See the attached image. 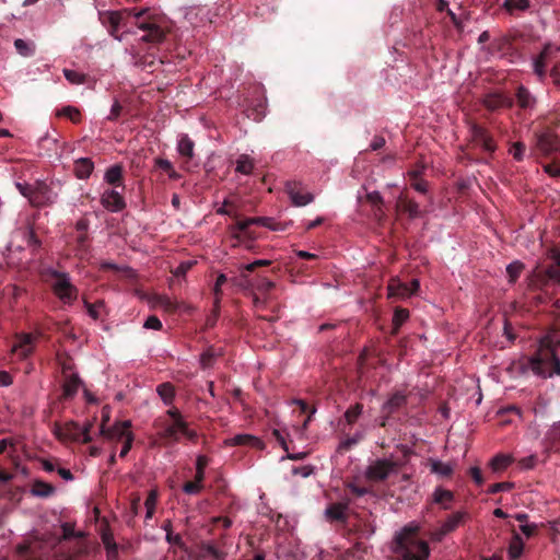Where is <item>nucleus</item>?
Instances as JSON below:
<instances>
[{
	"instance_id": "nucleus-38",
	"label": "nucleus",
	"mask_w": 560,
	"mask_h": 560,
	"mask_svg": "<svg viewBox=\"0 0 560 560\" xmlns=\"http://www.w3.org/2000/svg\"><path fill=\"white\" fill-rule=\"evenodd\" d=\"M177 149L180 155L191 159L194 155V141L187 135H184L178 141Z\"/></svg>"
},
{
	"instance_id": "nucleus-15",
	"label": "nucleus",
	"mask_w": 560,
	"mask_h": 560,
	"mask_svg": "<svg viewBox=\"0 0 560 560\" xmlns=\"http://www.w3.org/2000/svg\"><path fill=\"white\" fill-rule=\"evenodd\" d=\"M407 402L408 396L401 390H396L383 404L381 411L394 416L400 409L405 408Z\"/></svg>"
},
{
	"instance_id": "nucleus-21",
	"label": "nucleus",
	"mask_w": 560,
	"mask_h": 560,
	"mask_svg": "<svg viewBox=\"0 0 560 560\" xmlns=\"http://www.w3.org/2000/svg\"><path fill=\"white\" fill-rule=\"evenodd\" d=\"M388 296L389 298H409L412 295V291L410 290L408 283L401 282L399 279L393 278L388 282L387 285Z\"/></svg>"
},
{
	"instance_id": "nucleus-10",
	"label": "nucleus",
	"mask_w": 560,
	"mask_h": 560,
	"mask_svg": "<svg viewBox=\"0 0 560 560\" xmlns=\"http://www.w3.org/2000/svg\"><path fill=\"white\" fill-rule=\"evenodd\" d=\"M469 131L472 141L476 144L480 145L483 149V151L491 154L497 150V144L492 136L483 126L477 122H472L470 124Z\"/></svg>"
},
{
	"instance_id": "nucleus-13",
	"label": "nucleus",
	"mask_w": 560,
	"mask_h": 560,
	"mask_svg": "<svg viewBox=\"0 0 560 560\" xmlns=\"http://www.w3.org/2000/svg\"><path fill=\"white\" fill-rule=\"evenodd\" d=\"M285 191L288 192L292 203L296 207H302L311 203L314 196L304 190L301 183L288 182L285 184Z\"/></svg>"
},
{
	"instance_id": "nucleus-9",
	"label": "nucleus",
	"mask_w": 560,
	"mask_h": 560,
	"mask_svg": "<svg viewBox=\"0 0 560 560\" xmlns=\"http://www.w3.org/2000/svg\"><path fill=\"white\" fill-rule=\"evenodd\" d=\"M536 147L545 156L560 153V139L551 130H546L536 135Z\"/></svg>"
},
{
	"instance_id": "nucleus-4",
	"label": "nucleus",
	"mask_w": 560,
	"mask_h": 560,
	"mask_svg": "<svg viewBox=\"0 0 560 560\" xmlns=\"http://www.w3.org/2000/svg\"><path fill=\"white\" fill-rule=\"evenodd\" d=\"M47 275L51 279L54 294L63 303L72 304L78 299V289L71 283L69 273L56 269H49Z\"/></svg>"
},
{
	"instance_id": "nucleus-27",
	"label": "nucleus",
	"mask_w": 560,
	"mask_h": 560,
	"mask_svg": "<svg viewBox=\"0 0 560 560\" xmlns=\"http://www.w3.org/2000/svg\"><path fill=\"white\" fill-rule=\"evenodd\" d=\"M467 516L466 512H455L452 515H450L442 526L444 527V533H452L454 532L459 525H462L465 522V518Z\"/></svg>"
},
{
	"instance_id": "nucleus-28",
	"label": "nucleus",
	"mask_w": 560,
	"mask_h": 560,
	"mask_svg": "<svg viewBox=\"0 0 560 560\" xmlns=\"http://www.w3.org/2000/svg\"><path fill=\"white\" fill-rule=\"evenodd\" d=\"M428 466L430 467V471L432 474H436L442 477H451L453 475V467L450 464H445L441 460L429 459Z\"/></svg>"
},
{
	"instance_id": "nucleus-33",
	"label": "nucleus",
	"mask_w": 560,
	"mask_h": 560,
	"mask_svg": "<svg viewBox=\"0 0 560 560\" xmlns=\"http://www.w3.org/2000/svg\"><path fill=\"white\" fill-rule=\"evenodd\" d=\"M178 423H185V421H177L173 422L172 424L167 425L163 432H161V438L167 442H178L179 435L182 434V429H179L177 425Z\"/></svg>"
},
{
	"instance_id": "nucleus-31",
	"label": "nucleus",
	"mask_w": 560,
	"mask_h": 560,
	"mask_svg": "<svg viewBox=\"0 0 560 560\" xmlns=\"http://www.w3.org/2000/svg\"><path fill=\"white\" fill-rule=\"evenodd\" d=\"M105 180L115 187L121 186L122 167L118 164L110 166L105 173Z\"/></svg>"
},
{
	"instance_id": "nucleus-26",
	"label": "nucleus",
	"mask_w": 560,
	"mask_h": 560,
	"mask_svg": "<svg viewBox=\"0 0 560 560\" xmlns=\"http://www.w3.org/2000/svg\"><path fill=\"white\" fill-rule=\"evenodd\" d=\"M517 104L522 109H533L536 104V98L523 85H520L516 91Z\"/></svg>"
},
{
	"instance_id": "nucleus-48",
	"label": "nucleus",
	"mask_w": 560,
	"mask_h": 560,
	"mask_svg": "<svg viewBox=\"0 0 560 560\" xmlns=\"http://www.w3.org/2000/svg\"><path fill=\"white\" fill-rule=\"evenodd\" d=\"M84 305L86 307L88 314L93 319H98L101 317V311L105 307V302L103 300H98L95 303L84 301Z\"/></svg>"
},
{
	"instance_id": "nucleus-58",
	"label": "nucleus",
	"mask_w": 560,
	"mask_h": 560,
	"mask_svg": "<svg viewBox=\"0 0 560 560\" xmlns=\"http://www.w3.org/2000/svg\"><path fill=\"white\" fill-rule=\"evenodd\" d=\"M513 486L514 485L512 482H497L489 487L488 492L494 494L498 492L510 491Z\"/></svg>"
},
{
	"instance_id": "nucleus-54",
	"label": "nucleus",
	"mask_w": 560,
	"mask_h": 560,
	"mask_svg": "<svg viewBox=\"0 0 560 560\" xmlns=\"http://www.w3.org/2000/svg\"><path fill=\"white\" fill-rule=\"evenodd\" d=\"M203 489V482L197 481V479L194 478L191 481H187L183 486V491L187 494H198Z\"/></svg>"
},
{
	"instance_id": "nucleus-60",
	"label": "nucleus",
	"mask_w": 560,
	"mask_h": 560,
	"mask_svg": "<svg viewBox=\"0 0 560 560\" xmlns=\"http://www.w3.org/2000/svg\"><path fill=\"white\" fill-rule=\"evenodd\" d=\"M143 327L147 329L161 330L163 325L155 315H151L145 319Z\"/></svg>"
},
{
	"instance_id": "nucleus-30",
	"label": "nucleus",
	"mask_w": 560,
	"mask_h": 560,
	"mask_svg": "<svg viewBox=\"0 0 560 560\" xmlns=\"http://www.w3.org/2000/svg\"><path fill=\"white\" fill-rule=\"evenodd\" d=\"M236 168L235 171L237 173H241L243 175H249L252 174L253 170H254V160L247 155V154H241L237 159H236Z\"/></svg>"
},
{
	"instance_id": "nucleus-37",
	"label": "nucleus",
	"mask_w": 560,
	"mask_h": 560,
	"mask_svg": "<svg viewBox=\"0 0 560 560\" xmlns=\"http://www.w3.org/2000/svg\"><path fill=\"white\" fill-rule=\"evenodd\" d=\"M524 542L517 533H514L509 547V556L511 559H518L523 552Z\"/></svg>"
},
{
	"instance_id": "nucleus-36",
	"label": "nucleus",
	"mask_w": 560,
	"mask_h": 560,
	"mask_svg": "<svg viewBox=\"0 0 560 560\" xmlns=\"http://www.w3.org/2000/svg\"><path fill=\"white\" fill-rule=\"evenodd\" d=\"M156 393L163 400L165 405H171L173 402V399L175 397V388L174 386L166 382L162 383L156 387Z\"/></svg>"
},
{
	"instance_id": "nucleus-50",
	"label": "nucleus",
	"mask_w": 560,
	"mask_h": 560,
	"mask_svg": "<svg viewBox=\"0 0 560 560\" xmlns=\"http://www.w3.org/2000/svg\"><path fill=\"white\" fill-rule=\"evenodd\" d=\"M209 463V459L207 456L205 455H199L196 459V474H195V479H197V481H205V470H206V467Z\"/></svg>"
},
{
	"instance_id": "nucleus-16",
	"label": "nucleus",
	"mask_w": 560,
	"mask_h": 560,
	"mask_svg": "<svg viewBox=\"0 0 560 560\" xmlns=\"http://www.w3.org/2000/svg\"><path fill=\"white\" fill-rule=\"evenodd\" d=\"M102 205L112 212L121 211L125 207V200L121 194L115 189H107L101 198Z\"/></svg>"
},
{
	"instance_id": "nucleus-39",
	"label": "nucleus",
	"mask_w": 560,
	"mask_h": 560,
	"mask_svg": "<svg viewBox=\"0 0 560 560\" xmlns=\"http://www.w3.org/2000/svg\"><path fill=\"white\" fill-rule=\"evenodd\" d=\"M529 0H505L503 2V8L510 14H513L515 11H526L527 9H529Z\"/></svg>"
},
{
	"instance_id": "nucleus-2",
	"label": "nucleus",
	"mask_w": 560,
	"mask_h": 560,
	"mask_svg": "<svg viewBox=\"0 0 560 560\" xmlns=\"http://www.w3.org/2000/svg\"><path fill=\"white\" fill-rule=\"evenodd\" d=\"M560 347V319L557 327L550 330L540 341L538 351L529 359L532 371L544 378L560 376V360L556 348Z\"/></svg>"
},
{
	"instance_id": "nucleus-55",
	"label": "nucleus",
	"mask_w": 560,
	"mask_h": 560,
	"mask_svg": "<svg viewBox=\"0 0 560 560\" xmlns=\"http://www.w3.org/2000/svg\"><path fill=\"white\" fill-rule=\"evenodd\" d=\"M546 439L551 445L560 442V421L555 422L546 433Z\"/></svg>"
},
{
	"instance_id": "nucleus-43",
	"label": "nucleus",
	"mask_w": 560,
	"mask_h": 560,
	"mask_svg": "<svg viewBox=\"0 0 560 560\" xmlns=\"http://www.w3.org/2000/svg\"><path fill=\"white\" fill-rule=\"evenodd\" d=\"M524 267H525L524 264L518 260L511 262L506 267L509 282L515 283L517 281V279L520 278L522 271L524 270Z\"/></svg>"
},
{
	"instance_id": "nucleus-44",
	"label": "nucleus",
	"mask_w": 560,
	"mask_h": 560,
	"mask_svg": "<svg viewBox=\"0 0 560 560\" xmlns=\"http://www.w3.org/2000/svg\"><path fill=\"white\" fill-rule=\"evenodd\" d=\"M23 237L25 240V243L28 247H32L33 249H37L42 246V242L36 235L33 228L27 226L23 231Z\"/></svg>"
},
{
	"instance_id": "nucleus-18",
	"label": "nucleus",
	"mask_w": 560,
	"mask_h": 560,
	"mask_svg": "<svg viewBox=\"0 0 560 560\" xmlns=\"http://www.w3.org/2000/svg\"><path fill=\"white\" fill-rule=\"evenodd\" d=\"M485 107L489 110H498L500 108L512 107L513 100L502 93H490L483 97Z\"/></svg>"
},
{
	"instance_id": "nucleus-12",
	"label": "nucleus",
	"mask_w": 560,
	"mask_h": 560,
	"mask_svg": "<svg viewBox=\"0 0 560 560\" xmlns=\"http://www.w3.org/2000/svg\"><path fill=\"white\" fill-rule=\"evenodd\" d=\"M395 467L396 464L392 460L377 459L368 467L365 475L372 481H383L394 471Z\"/></svg>"
},
{
	"instance_id": "nucleus-14",
	"label": "nucleus",
	"mask_w": 560,
	"mask_h": 560,
	"mask_svg": "<svg viewBox=\"0 0 560 560\" xmlns=\"http://www.w3.org/2000/svg\"><path fill=\"white\" fill-rule=\"evenodd\" d=\"M131 422L129 420H125L121 422L115 423L113 427L107 428L105 423L101 424V434L105 439L121 441L126 440L128 434H132L130 431Z\"/></svg>"
},
{
	"instance_id": "nucleus-35",
	"label": "nucleus",
	"mask_w": 560,
	"mask_h": 560,
	"mask_svg": "<svg viewBox=\"0 0 560 560\" xmlns=\"http://www.w3.org/2000/svg\"><path fill=\"white\" fill-rule=\"evenodd\" d=\"M55 492V487L48 482L36 480L32 486V493L36 497L47 498Z\"/></svg>"
},
{
	"instance_id": "nucleus-59",
	"label": "nucleus",
	"mask_w": 560,
	"mask_h": 560,
	"mask_svg": "<svg viewBox=\"0 0 560 560\" xmlns=\"http://www.w3.org/2000/svg\"><path fill=\"white\" fill-rule=\"evenodd\" d=\"M360 440H361V436L359 434H357L354 436L347 438L339 444V451H341V452L349 451L353 445L359 443Z\"/></svg>"
},
{
	"instance_id": "nucleus-63",
	"label": "nucleus",
	"mask_w": 560,
	"mask_h": 560,
	"mask_svg": "<svg viewBox=\"0 0 560 560\" xmlns=\"http://www.w3.org/2000/svg\"><path fill=\"white\" fill-rule=\"evenodd\" d=\"M78 252L86 253L88 250V233H79L75 237Z\"/></svg>"
},
{
	"instance_id": "nucleus-6",
	"label": "nucleus",
	"mask_w": 560,
	"mask_h": 560,
	"mask_svg": "<svg viewBox=\"0 0 560 560\" xmlns=\"http://www.w3.org/2000/svg\"><path fill=\"white\" fill-rule=\"evenodd\" d=\"M552 264L544 273L535 275L529 279L528 287L535 289L544 285L548 280L556 281L560 284V250L552 252Z\"/></svg>"
},
{
	"instance_id": "nucleus-49",
	"label": "nucleus",
	"mask_w": 560,
	"mask_h": 560,
	"mask_svg": "<svg viewBox=\"0 0 560 560\" xmlns=\"http://www.w3.org/2000/svg\"><path fill=\"white\" fill-rule=\"evenodd\" d=\"M63 74L71 84H84L88 79L86 74L71 69H63Z\"/></svg>"
},
{
	"instance_id": "nucleus-22",
	"label": "nucleus",
	"mask_w": 560,
	"mask_h": 560,
	"mask_svg": "<svg viewBox=\"0 0 560 560\" xmlns=\"http://www.w3.org/2000/svg\"><path fill=\"white\" fill-rule=\"evenodd\" d=\"M432 500L442 509L448 510L451 508V503L454 501V493L450 490L438 487L432 494Z\"/></svg>"
},
{
	"instance_id": "nucleus-20",
	"label": "nucleus",
	"mask_w": 560,
	"mask_h": 560,
	"mask_svg": "<svg viewBox=\"0 0 560 560\" xmlns=\"http://www.w3.org/2000/svg\"><path fill=\"white\" fill-rule=\"evenodd\" d=\"M228 443L230 445H245L252 448L262 450L265 447L264 442L252 434H237L231 438Z\"/></svg>"
},
{
	"instance_id": "nucleus-47",
	"label": "nucleus",
	"mask_w": 560,
	"mask_h": 560,
	"mask_svg": "<svg viewBox=\"0 0 560 560\" xmlns=\"http://www.w3.org/2000/svg\"><path fill=\"white\" fill-rule=\"evenodd\" d=\"M249 222H252V225H254V224L261 225V226L268 228L269 230H272V231L280 230V224L275 222L273 219L268 218V217L249 218Z\"/></svg>"
},
{
	"instance_id": "nucleus-42",
	"label": "nucleus",
	"mask_w": 560,
	"mask_h": 560,
	"mask_svg": "<svg viewBox=\"0 0 560 560\" xmlns=\"http://www.w3.org/2000/svg\"><path fill=\"white\" fill-rule=\"evenodd\" d=\"M155 167L166 172L168 177L173 180H177L180 177L179 173H177L174 170L173 164L168 160L161 159V158L156 159Z\"/></svg>"
},
{
	"instance_id": "nucleus-51",
	"label": "nucleus",
	"mask_w": 560,
	"mask_h": 560,
	"mask_svg": "<svg viewBox=\"0 0 560 560\" xmlns=\"http://www.w3.org/2000/svg\"><path fill=\"white\" fill-rule=\"evenodd\" d=\"M420 173L418 171L409 172V176L411 179V187L421 194L427 192L428 183L423 179L419 178Z\"/></svg>"
},
{
	"instance_id": "nucleus-3",
	"label": "nucleus",
	"mask_w": 560,
	"mask_h": 560,
	"mask_svg": "<svg viewBox=\"0 0 560 560\" xmlns=\"http://www.w3.org/2000/svg\"><path fill=\"white\" fill-rule=\"evenodd\" d=\"M131 19L132 26L143 32L140 37L143 43L159 45L165 40L171 31L166 16L155 13L149 8L141 10L133 8Z\"/></svg>"
},
{
	"instance_id": "nucleus-45",
	"label": "nucleus",
	"mask_w": 560,
	"mask_h": 560,
	"mask_svg": "<svg viewBox=\"0 0 560 560\" xmlns=\"http://www.w3.org/2000/svg\"><path fill=\"white\" fill-rule=\"evenodd\" d=\"M57 115L67 117L74 124H78L81 120V112L79 110V108L70 105L62 107L59 112H57Z\"/></svg>"
},
{
	"instance_id": "nucleus-41",
	"label": "nucleus",
	"mask_w": 560,
	"mask_h": 560,
	"mask_svg": "<svg viewBox=\"0 0 560 560\" xmlns=\"http://www.w3.org/2000/svg\"><path fill=\"white\" fill-rule=\"evenodd\" d=\"M363 411V405L360 402H357L354 405H351L345 412V419L349 425H352L355 423V421L359 419V417L362 415Z\"/></svg>"
},
{
	"instance_id": "nucleus-40",
	"label": "nucleus",
	"mask_w": 560,
	"mask_h": 560,
	"mask_svg": "<svg viewBox=\"0 0 560 560\" xmlns=\"http://www.w3.org/2000/svg\"><path fill=\"white\" fill-rule=\"evenodd\" d=\"M409 318V311L397 307L393 315V331L396 334L402 324Z\"/></svg>"
},
{
	"instance_id": "nucleus-52",
	"label": "nucleus",
	"mask_w": 560,
	"mask_h": 560,
	"mask_svg": "<svg viewBox=\"0 0 560 560\" xmlns=\"http://www.w3.org/2000/svg\"><path fill=\"white\" fill-rule=\"evenodd\" d=\"M156 500H158V497H156L155 492L151 491L144 502V505L147 509L145 520H150L153 517V514L155 512Z\"/></svg>"
},
{
	"instance_id": "nucleus-25",
	"label": "nucleus",
	"mask_w": 560,
	"mask_h": 560,
	"mask_svg": "<svg viewBox=\"0 0 560 560\" xmlns=\"http://www.w3.org/2000/svg\"><path fill=\"white\" fill-rule=\"evenodd\" d=\"M94 170V163L89 158H81L74 163V174L80 179L88 178Z\"/></svg>"
},
{
	"instance_id": "nucleus-56",
	"label": "nucleus",
	"mask_w": 560,
	"mask_h": 560,
	"mask_svg": "<svg viewBox=\"0 0 560 560\" xmlns=\"http://www.w3.org/2000/svg\"><path fill=\"white\" fill-rule=\"evenodd\" d=\"M61 528H62V537H61L62 540H70L71 538L82 536L81 533H75L74 525L71 523H63L61 525Z\"/></svg>"
},
{
	"instance_id": "nucleus-7",
	"label": "nucleus",
	"mask_w": 560,
	"mask_h": 560,
	"mask_svg": "<svg viewBox=\"0 0 560 560\" xmlns=\"http://www.w3.org/2000/svg\"><path fill=\"white\" fill-rule=\"evenodd\" d=\"M560 51V46L546 44L538 56L533 59L534 73L538 77L539 81H545L547 78V67L552 61L557 52Z\"/></svg>"
},
{
	"instance_id": "nucleus-5",
	"label": "nucleus",
	"mask_w": 560,
	"mask_h": 560,
	"mask_svg": "<svg viewBox=\"0 0 560 560\" xmlns=\"http://www.w3.org/2000/svg\"><path fill=\"white\" fill-rule=\"evenodd\" d=\"M131 13H133V8L122 11L106 12L102 14V23L113 37L120 40L121 37L118 35L119 30L125 28L127 32H130V27L132 26Z\"/></svg>"
},
{
	"instance_id": "nucleus-8",
	"label": "nucleus",
	"mask_w": 560,
	"mask_h": 560,
	"mask_svg": "<svg viewBox=\"0 0 560 560\" xmlns=\"http://www.w3.org/2000/svg\"><path fill=\"white\" fill-rule=\"evenodd\" d=\"M35 341L36 337L32 334H18L15 335V342L12 345L11 353L16 355L20 360H25L33 354Z\"/></svg>"
},
{
	"instance_id": "nucleus-1",
	"label": "nucleus",
	"mask_w": 560,
	"mask_h": 560,
	"mask_svg": "<svg viewBox=\"0 0 560 560\" xmlns=\"http://www.w3.org/2000/svg\"><path fill=\"white\" fill-rule=\"evenodd\" d=\"M420 526L410 522L396 532L390 541V551L397 560H428L430 547L419 538Z\"/></svg>"
},
{
	"instance_id": "nucleus-61",
	"label": "nucleus",
	"mask_w": 560,
	"mask_h": 560,
	"mask_svg": "<svg viewBox=\"0 0 560 560\" xmlns=\"http://www.w3.org/2000/svg\"><path fill=\"white\" fill-rule=\"evenodd\" d=\"M214 352L212 348H209L206 352H203L200 357V363L203 369L210 368L213 363Z\"/></svg>"
},
{
	"instance_id": "nucleus-29",
	"label": "nucleus",
	"mask_w": 560,
	"mask_h": 560,
	"mask_svg": "<svg viewBox=\"0 0 560 560\" xmlns=\"http://www.w3.org/2000/svg\"><path fill=\"white\" fill-rule=\"evenodd\" d=\"M14 47L19 55L23 57H32L35 55L36 45L32 40H24L22 38H18L14 40Z\"/></svg>"
},
{
	"instance_id": "nucleus-17",
	"label": "nucleus",
	"mask_w": 560,
	"mask_h": 560,
	"mask_svg": "<svg viewBox=\"0 0 560 560\" xmlns=\"http://www.w3.org/2000/svg\"><path fill=\"white\" fill-rule=\"evenodd\" d=\"M61 434L67 439L84 444L92 441L91 434H89L86 430H82L81 427L73 421L66 423L65 428L61 430Z\"/></svg>"
},
{
	"instance_id": "nucleus-57",
	"label": "nucleus",
	"mask_w": 560,
	"mask_h": 560,
	"mask_svg": "<svg viewBox=\"0 0 560 560\" xmlns=\"http://www.w3.org/2000/svg\"><path fill=\"white\" fill-rule=\"evenodd\" d=\"M250 284L261 293H267L275 288V283L266 278H259L256 283Z\"/></svg>"
},
{
	"instance_id": "nucleus-24",
	"label": "nucleus",
	"mask_w": 560,
	"mask_h": 560,
	"mask_svg": "<svg viewBox=\"0 0 560 560\" xmlns=\"http://www.w3.org/2000/svg\"><path fill=\"white\" fill-rule=\"evenodd\" d=\"M81 380L77 374L68 376L62 385V399H71L78 392Z\"/></svg>"
},
{
	"instance_id": "nucleus-32",
	"label": "nucleus",
	"mask_w": 560,
	"mask_h": 560,
	"mask_svg": "<svg viewBox=\"0 0 560 560\" xmlns=\"http://www.w3.org/2000/svg\"><path fill=\"white\" fill-rule=\"evenodd\" d=\"M250 225H252V222H249V218L245 219V220H237L236 223L233 226H231V231L234 233V236L236 238H240L238 233H242L247 238L254 240L255 235L249 230Z\"/></svg>"
},
{
	"instance_id": "nucleus-46",
	"label": "nucleus",
	"mask_w": 560,
	"mask_h": 560,
	"mask_svg": "<svg viewBox=\"0 0 560 560\" xmlns=\"http://www.w3.org/2000/svg\"><path fill=\"white\" fill-rule=\"evenodd\" d=\"M511 462L512 460L509 456L500 454L491 459L490 466L493 471H501L506 469Z\"/></svg>"
},
{
	"instance_id": "nucleus-53",
	"label": "nucleus",
	"mask_w": 560,
	"mask_h": 560,
	"mask_svg": "<svg viewBox=\"0 0 560 560\" xmlns=\"http://www.w3.org/2000/svg\"><path fill=\"white\" fill-rule=\"evenodd\" d=\"M156 305L165 310L166 312H175L177 310V303L172 301L165 295H159L155 301Z\"/></svg>"
},
{
	"instance_id": "nucleus-23",
	"label": "nucleus",
	"mask_w": 560,
	"mask_h": 560,
	"mask_svg": "<svg viewBox=\"0 0 560 560\" xmlns=\"http://www.w3.org/2000/svg\"><path fill=\"white\" fill-rule=\"evenodd\" d=\"M397 207L405 213H407L411 219L418 218L421 215V211L419 205L407 198L406 196H400L397 201Z\"/></svg>"
},
{
	"instance_id": "nucleus-64",
	"label": "nucleus",
	"mask_w": 560,
	"mask_h": 560,
	"mask_svg": "<svg viewBox=\"0 0 560 560\" xmlns=\"http://www.w3.org/2000/svg\"><path fill=\"white\" fill-rule=\"evenodd\" d=\"M121 112H122V106L120 105V103L116 100L114 102V104L112 105V108H110V113L109 115L107 116V120L109 121H115L117 120L120 115H121Z\"/></svg>"
},
{
	"instance_id": "nucleus-19",
	"label": "nucleus",
	"mask_w": 560,
	"mask_h": 560,
	"mask_svg": "<svg viewBox=\"0 0 560 560\" xmlns=\"http://www.w3.org/2000/svg\"><path fill=\"white\" fill-rule=\"evenodd\" d=\"M351 503V499L345 498L342 501L328 505L325 511L326 516L331 521L346 522L347 510Z\"/></svg>"
},
{
	"instance_id": "nucleus-34",
	"label": "nucleus",
	"mask_w": 560,
	"mask_h": 560,
	"mask_svg": "<svg viewBox=\"0 0 560 560\" xmlns=\"http://www.w3.org/2000/svg\"><path fill=\"white\" fill-rule=\"evenodd\" d=\"M292 404L299 407L300 415H307L302 423V429L305 430L312 420V416L316 412V408L310 407L308 404L302 399H293Z\"/></svg>"
},
{
	"instance_id": "nucleus-62",
	"label": "nucleus",
	"mask_w": 560,
	"mask_h": 560,
	"mask_svg": "<svg viewBox=\"0 0 560 560\" xmlns=\"http://www.w3.org/2000/svg\"><path fill=\"white\" fill-rule=\"evenodd\" d=\"M526 147L522 142H515L512 145L511 152L516 161H522L524 153H525Z\"/></svg>"
},
{
	"instance_id": "nucleus-11",
	"label": "nucleus",
	"mask_w": 560,
	"mask_h": 560,
	"mask_svg": "<svg viewBox=\"0 0 560 560\" xmlns=\"http://www.w3.org/2000/svg\"><path fill=\"white\" fill-rule=\"evenodd\" d=\"M55 198L56 196L52 194L49 186L44 182L37 180L33 185L30 202L32 206L40 208L51 205Z\"/></svg>"
}]
</instances>
